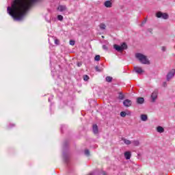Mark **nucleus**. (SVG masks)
Wrapping results in <instances>:
<instances>
[{"instance_id":"14","label":"nucleus","mask_w":175,"mask_h":175,"mask_svg":"<svg viewBox=\"0 0 175 175\" xmlns=\"http://www.w3.org/2000/svg\"><path fill=\"white\" fill-rule=\"evenodd\" d=\"M124 144H126L127 146H129V144H132V142H131V140L129 139H126L125 138L122 139Z\"/></svg>"},{"instance_id":"30","label":"nucleus","mask_w":175,"mask_h":175,"mask_svg":"<svg viewBox=\"0 0 175 175\" xmlns=\"http://www.w3.org/2000/svg\"><path fill=\"white\" fill-rule=\"evenodd\" d=\"M161 50H162V51H166V47L165 46H162Z\"/></svg>"},{"instance_id":"19","label":"nucleus","mask_w":175,"mask_h":175,"mask_svg":"<svg viewBox=\"0 0 175 175\" xmlns=\"http://www.w3.org/2000/svg\"><path fill=\"white\" fill-rule=\"evenodd\" d=\"M99 27L100 29H106V25L105 23H100Z\"/></svg>"},{"instance_id":"29","label":"nucleus","mask_w":175,"mask_h":175,"mask_svg":"<svg viewBox=\"0 0 175 175\" xmlns=\"http://www.w3.org/2000/svg\"><path fill=\"white\" fill-rule=\"evenodd\" d=\"M103 50H107V46H106V45H103Z\"/></svg>"},{"instance_id":"16","label":"nucleus","mask_w":175,"mask_h":175,"mask_svg":"<svg viewBox=\"0 0 175 175\" xmlns=\"http://www.w3.org/2000/svg\"><path fill=\"white\" fill-rule=\"evenodd\" d=\"M148 116L146 114L141 115V120L142 121H146L148 120Z\"/></svg>"},{"instance_id":"12","label":"nucleus","mask_w":175,"mask_h":175,"mask_svg":"<svg viewBox=\"0 0 175 175\" xmlns=\"http://www.w3.org/2000/svg\"><path fill=\"white\" fill-rule=\"evenodd\" d=\"M104 5H105V8H111L113 4H112L111 1H106L105 2Z\"/></svg>"},{"instance_id":"24","label":"nucleus","mask_w":175,"mask_h":175,"mask_svg":"<svg viewBox=\"0 0 175 175\" xmlns=\"http://www.w3.org/2000/svg\"><path fill=\"white\" fill-rule=\"evenodd\" d=\"M120 116H121V117H126V113L125 111H122V112H120Z\"/></svg>"},{"instance_id":"31","label":"nucleus","mask_w":175,"mask_h":175,"mask_svg":"<svg viewBox=\"0 0 175 175\" xmlns=\"http://www.w3.org/2000/svg\"><path fill=\"white\" fill-rule=\"evenodd\" d=\"M81 65H83V64L81 62L77 63V66L80 67V66H81Z\"/></svg>"},{"instance_id":"23","label":"nucleus","mask_w":175,"mask_h":175,"mask_svg":"<svg viewBox=\"0 0 175 175\" xmlns=\"http://www.w3.org/2000/svg\"><path fill=\"white\" fill-rule=\"evenodd\" d=\"M57 19L59 20V21H62V20H64V16H62V15H58Z\"/></svg>"},{"instance_id":"28","label":"nucleus","mask_w":175,"mask_h":175,"mask_svg":"<svg viewBox=\"0 0 175 175\" xmlns=\"http://www.w3.org/2000/svg\"><path fill=\"white\" fill-rule=\"evenodd\" d=\"M85 154H86V155H90V150H85Z\"/></svg>"},{"instance_id":"32","label":"nucleus","mask_w":175,"mask_h":175,"mask_svg":"<svg viewBox=\"0 0 175 175\" xmlns=\"http://www.w3.org/2000/svg\"><path fill=\"white\" fill-rule=\"evenodd\" d=\"M148 31H149L150 32H151V31H152V29H149Z\"/></svg>"},{"instance_id":"33","label":"nucleus","mask_w":175,"mask_h":175,"mask_svg":"<svg viewBox=\"0 0 175 175\" xmlns=\"http://www.w3.org/2000/svg\"><path fill=\"white\" fill-rule=\"evenodd\" d=\"M103 174H104V175H106V172H104Z\"/></svg>"},{"instance_id":"9","label":"nucleus","mask_w":175,"mask_h":175,"mask_svg":"<svg viewBox=\"0 0 175 175\" xmlns=\"http://www.w3.org/2000/svg\"><path fill=\"white\" fill-rule=\"evenodd\" d=\"M57 10H59V12H66V10H68V7H66V5H59L57 7Z\"/></svg>"},{"instance_id":"6","label":"nucleus","mask_w":175,"mask_h":175,"mask_svg":"<svg viewBox=\"0 0 175 175\" xmlns=\"http://www.w3.org/2000/svg\"><path fill=\"white\" fill-rule=\"evenodd\" d=\"M152 102H155L157 98H158V90H154L151 95Z\"/></svg>"},{"instance_id":"27","label":"nucleus","mask_w":175,"mask_h":175,"mask_svg":"<svg viewBox=\"0 0 175 175\" xmlns=\"http://www.w3.org/2000/svg\"><path fill=\"white\" fill-rule=\"evenodd\" d=\"M75 40H70V44L71 45V46H75Z\"/></svg>"},{"instance_id":"3","label":"nucleus","mask_w":175,"mask_h":175,"mask_svg":"<svg viewBox=\"0 0 175 175\" xmlns=\"http://www.w3.org/2000/svg\"><path fill=\"white\" fill-rule=\"evenodd\" d=\"M113 49L116 50V51H118V53H122L124 50H126V49H128V45L125 42H123L121 46L118 44H113Z\"/></svg>"},{"instance_id":"17","label":"nucleus","mask_w":175,"mask_h":175,"mask_svg":"<svg viewBox=\"0 0 175 175\" xmlns=\"http://www.w3.org/2000/svg\"><path fill=\"white\" fill-rule=\"evenodd\" d=\"M125 98V96L122 94V92L119 93L118 98L120 99V100H124Z\"/></svg>"},{"instance_id":"4","label":"nucleus","mask_w":175,"mask_h":175,"mask_svg":"<svg viewBox=\"0 0 175 175\" xmlns=\"http://www.w3.org/2000/svg\"><path fill=\"white\" fill-rule=\"evenodd\" d=\"M157 17L158 18H163L164 20H167V18H169V15H167V14L166 13H162L161 12H159L157 13L156 14Z\"/></svg>"},{"instance_id":"25","label":"nucleus","mask_w":175,"mask_h":175,"mask_svg":"<svg viewBox=\"0 0 175 175\" xmlns=\"http://www.w3.org/2000/svg\"><path fill=\"white\" fill-rule=\"evenodd\" d=\"M95 69H96V72H102V70H103L102 69L99 68V67L98 66H96L95 67Z\"/></svg>"},{"instance_id":"11","label":"nucleus","mask_w":175,"mask_h":175,"mask_svg":"<svg viewBox=\"0 0 175 175\" xmlns=\"http://www.w3.org/2000/svg\"><path fill=\"white\" fill-rule=\"evenodd\" d=\"M131 157H132L131 152L127 151L124 152V158H126V159H131Z\"/></svg>"},{"instance_id":"5","label":"nucleus","mask_w":175,"mask_h":175,"mask_svg":"<svg viewBox=\"0 0 175 175\" xmlns=\"http://www.w3.org/2000/svg\"><path fill=\"white\" fill-rule=\"evenodd\" d=\"M175 70L172 69L167 75V80L169 81L170 79L174 77Z\"/></svg>"},{"instance_id":"2","label":"nucleus","mask_w":175,"mask_h":175,"mask_svg":"<svg viewBox=\"0 0 175 175\" xmlns=\"http://www.w3.org/2000/svg\"><path fill=\"white\" fill-rule=\"evenodd\" d=\"M135 57L139 59L141 64H143L144 65H150V60L147 59V56L142 53H137L135 54Z\"/></svg>"},{"instance_id":"8","label":"nucleus","mask_w":175,"mask_h":175,"mask_svg":"<svg viewBox=\"0 0 175 175\" xmlns=\"http://www.w3.org/2000/svg\"><path fill=\"white\" fill-rule=\"evenodd\" d=\"M134 70H135L136 73H138V75H142V73H144V71L142 67L135 66L134 67Z\"/></svg>"},{"instance_id":"22","label":"nucleus","mask_w":175,"mask_h":175,"mask_svg":"<svg viewBox=\"0 0 175 175\" xmlns=\"http://www.w3.org/2000/svg\"><path fill=\"white\" fill-rule=\"evenodd\" d=\"M94 61H100V55H96L94 57Z\"/></svg>"},{"instance_id":"1","label":"nucleus","mask_w":175,"mask_h":175,"mask_svg":"<svg viewBox=\"0 0 175 175\" xmlns=\"http://www.w3.org/2000/svg\"><path fill=\"white\" fill-rule=\"evenodd\" d=\"M36 2H38V0H14L11 7H8L7 12L14 20H21Z\"/></svg>"},{"instance_id":"13","label":"nucleus","mask_w":175,"mask_h":175,"mask_svg":"<svg viewBox=\"0 0 175 175\" xmlns=\"http://www.w3.org/2000/svg\"><path fill=\"white\" fill-rule=\"evenodd\" d=\"M157 131L159 133H163L165 132V129L161 126H157Z\"/></svg>"},{"instance_id":"26","label":"nucleus","mask_w":175,"mask_h":175,"mask_svg":"<svg viewBox=\"0 0 175 175\" xmlns=\"http://www.w3.org/2000/svg\"><path fill=\"white\" fill-rule=\"evenodd\" d=\"M55 44H57L58 46L59 44V40L55 39Z\"/></svg>"},{"instance_id":"34","label":"nucleus","mask_w":175,"mask_h":175,"mask_svg":"<svg viewBox=\"0 0 175 175\" xmlns=\"http://www.w3.org/2000/svg\"><path fill=\"white\" fill-rule=\"evenodd\" d=\"M89 175H92V174H90Z\"/></svg>"},{"instance_id":"7","label":"nucleus","mask_w":175,"mask_h":175,"mask_svg":"<svg viewBox=\"0 0 175 175\" xmlns=\"http://www.w3.org/2000/svg\"><path fill=\"white\" fill-rule=\"evenodd\" d=\"M123 105L125 107H130L132 105V101L129 99H126L123 101Z\"/></svg>"},{"instance_id":"18","label":"nucleus","mask_w":175,"mask_h":175,"mask_svg":"<svg viewBox=\"0 0 175 175\" xmlns=\"http://www.w3.org/2000/svg\"><path fill=\"white\" fill-rule=\"evenodd\" d=\"M133 146H135V147H137V146H139L140 144V142L138 140H134L133 141Z\"/></svg>"},{"instance_id":"20","label":"nucleus","mask_w":175,"mask_h":175,"mask_svg":"<svg viewBox=\"0 0 175 175\" xmlns=\"http://www.w3.org/2000/svg\"><path fill=\"white\" fill-rule=\"evenodd\" d=\"M112 80H113V77H106V81H107L108 83H111Z\"/></svg>"},{"instance_id":"21","label":"nucleus","mask_w":175,"mask_h":175,"mask_svg":"<svg viewBox=\"0 0 175 175\" xmlns=\"http://www.w3.org/2000/svg\"><path fill=\"white\" fill-rule=\"evenodd\" d=\"M83 80L84 81H88V80H90V77L87 75H83Z\"/></svg>"},{"instance_id":"15","label":"nucleus","mask_w":175,"mask_h":175,"mask_svg":"<svg viewBox=\"0 0 175 175\" xmlns=\"http://www.w3.org/2000/svg\"><path fill=\"white\" fill-rule=\"evenodd\" d=\"M98 125L94 124L93 125V132H94V133H95L96 135V133H98Z\"/></svg>"},{"instance_id":"10","label":"nucleus","mask_w":175,"mask_h":175,"mask_svg":"<svg viewBox=\"0 0 175 175\" xmlns=\"http://www.w3.org/2000/svg\"><path fill=\"white\" fill-rule=\"evenodd\" d=\"M137 103L138 105H143L144 103V98L143 97H139L137 98Z\"/></svg>"}]
</instances>
